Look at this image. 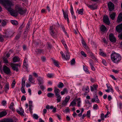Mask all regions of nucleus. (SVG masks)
<instances>
[{
  "mask_svg": "<svg viewBox=\"0 0 122 122\" xmlns=\"http://www.w3.org/2000/svg\"><path fill=\"white\" fill-rule=\"evenodd\" d=\"M0 3L5 6L8 11L10 12V13L11 15L13 16L17 15L16 13L12 12L13 9L11 8V7L14 5L12 2L7 0H0Z\"/></svg>",
  "mask_w": 122,
  "mask_h": 122,
  "instance_id": "nucleus-1",
  "label": "nucleus"
},
{
  "mask_svg": "<svg viewBox=\"0 0 122 122\" xmlns=\"http://www.w3.org/2000/svg\"><path fill=\"white\" fill-rule=\"evenodd\" d=\"M111 58L113 63H117L121 61L122 57L120 54L113 51H112L111 55Z\"/></svg>",
  "mask_w": 122,
  "mask_h": 122,
  "instance_id": "nucleus-2",
  "label": "nucleus"
},
{
  "mask_svg": "<svg viewBox=\"0 0 122 122\" xmlns=\"http://www.w3.org/2000/svg\"><path fill=\"white\" fill-rule=\"evenodd\" d=\"M15 11L21 15H23L25 14L26 11V9L23 10L22 7L19 5H17L15 7Z\"/></svg>",
  "mask_w": 122,
  "mask_h": 122,
  "instance_id": "nucleus-3",
  "label": "nucleus"
},
{
  "mask_svg": "<svg viewBox=\"0 0 122 122\" xmlns=\"http://www.w3.org/2000/svg\"><path fill=\"white\" fill-rule=\"evenodd\" d=\"M50 33L51 35L53 37H56V30L55 25H52L50 27Z\"/></svg>",
  "mask_w": 122,
  "mask_h": 122,
  "instance_id": "nucleus-4",
  "label": "nucleus"
},
{
  "mask_svg": "<svg viewBox=\"0 0 122 122\" xmlns=\"http://www.w3.org/2000/svg\"><path fill=\"white\" fill-rule=\"evenodd\" d=\"M10 65L14 71H15L16 72L18 71V69L17 66H20L19 64L11 63L10 64Z\"/></svg>",
  "mask_w": 122,
  "mask_h": 122,
  "instance_id": "nucleus-5",
  "label": "nucleus"
},
{
  "mask_svg": "<svg viewBox=\"0 0 122 122\" xmlns=\"http://www.w3.org/2000/svg\"><path fill=\"white\" fill-rule=\"evenodd\" d=\"M3 71L4 73L8 75L11 73L10 69L5 65H4L3 67Z\"/></svg>",
  "mask_w": 122,
  "mask_h": 122,
  "instance_id": "nucleus-6",
  "label": "nucleus"
},
{
  "mask_svg": "<svg viewBox=\"0 0 122 122\" xmlns=\"http://www.w3.org/2000/svg\"><path fill=\"white\" fill-rule=\"evenodd\" d=\"M103 22L107 25H109L110 23V22L109 20V19L108 16L106 15L104 16L103 18Z\"/></svg>",
  "mask_w": 122,
  "mask_h": 122,
  "instance_id": "nucleus-7",
  "label": "nucleus"
},
{
  "mask_svg": "<svg viewBox=\"0 0 122 122\" xmlns=\"http://www.w3.org/2000/svg\"><path fill=\"white\" fill-rule=\"evenodd\" d=\"M109 38L110 41L111 42L114 43L116 42V39L114 37L113 35L112 34H110L109 36Z\"/></svg>",
  "mask_w": 122,
  "mask_h": 122,
  "instance_id": "nucleus-8",
  "label": "nucleus"
},
{
  "mask_svg": "<svg viewBox=\"0 0 122 122\" xmlns=\"http://www.w3.org/2000/svg\"><path fill=\"white\" fill-rule=\"evenodd\" d=\"M108 6L109 10L112 11L114 9V5L111 2H110L108 4Z\"/></svg>",
  "mask_w": 122,
  "mask_h": 122,
  "instance_id": "nucleus-9",
  "label": "nucleus"
},
{
  "mask_svg": "<svg viewBox=\"0 0 122 122\" xmlns=\"http://www.w3.org/2000/svg\"><path fill=\"white\" fill-rule=\"evenodd\" d=\"M116 30L117 32H120L122 30V23L117 26L116 27Z\"/></svg>",
  "mask_w": 122,
  "mask_h": 122,
  "instance_id": "nucleus-10",
  "label": "nucleus"
},
{
  "mask_svg": "<svg viewBox=\"0 0 122 122\" xmlns=\"http://www.w3.org/2000/svg\"><path fill=\"white\" fill-rule=\"evenodd\" d=\"M14 33V32L11 30L7 31L6 33V35L4 36L5 37H10Z\"/></svg>",
  "mask_w": 122,
  "mask_h": 122,
  "instance_id": "nucleus-11",
  "label": "nucleus"
},
{
  "mask_svg": "<svg viewBox=\"0 0 122 122\" xmlns=\"http://www.w3.org/2000/svg\"><path fill=\"white\" fill-rule=\"evenodd\" d=\"M95 95V98L92 99L91 100V101L92 102H95L97 103H99V100L98 99V97L96 95Z\"/></svg>",
  "mask_w": 122,
  "mask_h": 122,
  "instance_id": "nucleus-12",
  "label": "nucleus"
},
{
  "mask_svg": "<svg viewBox=\"0 0 122 122\" xmlns=\"http://www.w3.org/2000/svg\"><path fill=\"white\" fill-rule=\"evenodd\" d=\"M54 92L55 93V96H57L58 95L60 94V90L57 89L56 87H54Z\"/></svg>",
  "mask_w": 122,
  "mask_h": 122,
  "instance_id": "nucleus-13",
  "label": "nucleus"
},
{
  "mask_svg": "<svg viewBox=\"0 0 122 122\" xmlns=\"http://www.w3.org/2000/svg\"><path fill=\"white\" fill-rule=\"evenodd\" d=\"M82 90L85 92V93H88L89 91V87L88 86H87L86 87H85V86H83L82 88Z\"/></svg>",
  "mask_w": 122,
  "mask_h": 122,
  "instance_id": "nucleus-14",
  "label": "nucleus"
},
{
  "mask_svg": "<svg viewBox=\"0 0 122 122\" xmlns=\"http://www.w3.org/2000/svg\"><path fill=\"white\" fill-rule=\"evenodd\" d=\"M39 84H42L43 83V80L42 78L40 76L38 77L37 79Z\"/></svg>",
  "mask_w": 122,
  "mask_h": 122,
  "instance_id": "nucleus-15",
  "label": "nucleus"
},
{
  "mask_svg": "<svg viewBox=\"0 0 122 122\" xmlns=\"http://www.w3.org/2000/svg\"><path fill=\"white\" fill-rule=\"evenodd\" d=\"M86 5L89 8L91 9L94 10L96 9L97 8V6H94V5H90L89 4H87Z\"/></svg>",
  "mask_w": 122,
  "mask_h": 122,
  "instance_id": "nucleus-16",
  "label": "nucleus"
},
{
  "mask_svg": "<svg viewBox=\"0 0 122 122\" xmlns=\"http://www.w3.org/2000/svg\"><path fill=\"white\" fill-rule=\"evenodd\" d=\"M122 21V13H121L119 15L117 19V22H119Z\"/></svg>",
  "mask_w": 122,
  "mask_h": 122,
  "instance_id": "nucleus-17",
  "label": "nucleus"
},
{
  "mask_svg": "<svg viewBox=\"0 0 122 122\" xmlns=\"http://www.w3.org/2000/svg\"><path fill=\"white\" fill-rule=\"evenodd\" d=\"M100 29L101 31L105 32L106 31L107 28L104 25H102L101 26Z\"/></svg>",
  "mask_w": 122,
  "mask_h": 122,
  "instance_id": "nucleus-18",
  "label": "nucleus"
},
{
  "mask_svg": "<svg viewBox=\"0 0 122 122\" xmlns=\"http://www.w3.org/2000/svg\"><path fill=\"white\" fill-rule=\"evenodd\" d=\"M66 54V57L65 58L66 60H69L70 58V56L69 55V53L68 52V50H67V51H65Z\"/></svg>",
  "mask_w": 122,
  "mask_h": 122,
  "instance_id": "nucleus-19",
  "label": "nucleus"
},
{
  "mask_svg": "<svg viewBox=\"0 0 122 122\" xmlns=\"http://www.w3.org/2000/svg\"><path fill=\"white\" fill-rule=\"evenodd\" d=\"M27 61V59L26 57H25L24 61L23 64L24 65V66L26 68H28V64L26 62Z\"/></svg>",
  "mask_w": 122,
  "mask_h": 122,
  "instance_id": "nucleus-20",
  "label": "nucleus"
},
{
  "mask_svg": "<svg viewBox=\"0 0 122 122\" xmlns=\"http://www.w3.org/2000/svg\"><path fill=\"white\" fill-rule=\"evenodd\" d=\"M76 100L74 99L71 102L69 105V106H72L73 107L75 106L76 104Z\"/></svg>",
  "mask_w": 122,
  "mask_h": 122,
  "instance_id": "nucleus-21",
  "label": "nucleus"
},
{
  "mask_svg": "<svg viewBox=\"0 0 122 122\" xmlns=\"http://www.w3.org/2000/svg\"><path fill=\"white\" fill-rule=\"evenodd\" d=\"M56 100L57 102H60L61 101V96L59 94L57 96H56Z\"/></svg>",
  "mask_w": 122,
  "mask_h": 122,
  "instance_id": "nucleus-22",
  "label": "nucleus"
},
{
  "mask_svg": "<svg viewBox=\"0 0 122 122\" xmlns=\"http://www.w3.org/2000/svg\"><path fill=\"white\" fill-rule=\"evenodd\" d=\"M17 112L18 113L21 115H23V113H24V111L22 108H20V110H17Z\"/></svg>",
  "mask_w": 122,
  "mask_h": 122,
  "instance_id": "nucleus-23",
  "label": "nucleus"
},
{
  "mask_svg": "<svg viewBox=\"0 0 122 122\" xmlns=\"http://www.w3.org/2000/svg\"><path fill=\"white\" fill-rule=\"evenodd\" d=\"M7 113L5 111H2L0 113V118L6 115Z\"/></svg>",
  "mask_w": 122,
  "mask_h": 122,
  "instance_id": "nucleus-24",
  "label": "nucleus"
},
{
  "mask_svg": "<svg viewBox=\"0 0 122 122\" xmlns=\"http://www.w3.org/2000/svg\"><path fill=\"white\" fill-rule=\"evenodd\" d=\"M20 60L19 58L18 57L15 56L13 58V61L14 62H16L19 61Z\"/></svg>",
  "mask_w": 122,
  "mask_h": 122,
  "instance_id": "nucleus-25",
  "label": "nucleus"
},
{
  "mask_svg": "<svg viewBox=\"0 0 122 122\" xmlns=\"http://www.w3.org/2000/svg\"><path fill=\"white\" fill-rule=\"evenodd\" d=\"M62 11L63 12V14L64 15V18L65 19H66V18L68 22H69V19L68 15L66 14L65 13V12L63 10H62Z\"/></svg>",
  "mask_w": 122,
  "mask_h": 122,
  "instance_id": "nucleus-26",
  "label": "nucleus"
},
{
  "mask_svg": "<svg viewBox=\"0 0 122 122\" xmlns=\"http://www.w3.org/2000/svg\"><path fill=\"white\" fill-rule=\"evenodd\" d=\"M14 103L13 102H12L10 104V107H9V108L12 111H14V110L15 109V108L13 107H14Z\"/></svg>",
  "mask_w": 122,
  "mask_h": 122,
  "instance_id": "nucleus-27",
  "label": "nucleus"
},
{
  "mask_svg": "<svg viewBox=\"0 0 122 122\" xmlns=\"http://www.w3.org/2000/svg\"><path fill=\"white\" fill-rule=\"evenodd\" d=\"M43 50L42 49H37L35 51V52H36L37 54H41L42 51Z\"/></svg>",
  "mask_w": 122,
  "mask_h": 122,
  "instance_id": "nucleus-28",
  "label": "nucleus"
},
{
  "mask_svg": "<svg viewBox=\"0 0 122 122\" xmlns=\"http://www.w3.org/2000/svg\"><path fill=\"white\" fill-rule=\"evenodd\" d=\"M22 87H25V81L24 77L22 78Z\"/></svg>",
  "mask_w": 122,
  "mask_h": 122,
  "instance_id": "nucleus-29",
  "label": "nucleus"
},
{
  "mask_svg": "<svg viewBox=\"0 0 122 122\" xmlns=\"http://www.w3.org/2000/svg\"><path fill=\"white\" fill-rule=\"evenodd\" d=\"M52 60L55 65L57 67H58L59 66V63L58 62L53 59H52Z\"/></svg>",
  "mask_w": 122,
  "mask_h": 122,
  "instance_id": "nucleus-30",
  "label": "nucleus"
},
{
  "mask_svg": "<svg viewBox=\"0 0 122 122\" xmlns=\"http://www.w3.org/2000/svg\"><path fill=\"white\" fill-rule=\"evenodd\" d=\"M9 84L8 83H6L5 87V92H6V91L9 90Z\"/></svg>",
  "mask_w": 122,
  "mask_h": 122,
  "instance_id": "nucleus-31",
  "label": "nucleus"
},
{
  "mask_svg": "<svg viewBox=\"0 0 122 122\" xmlns=\"http://www.w3.org/2000/svg\"><path fill=\"white\" fill-rule=\"evenodd\" d=\"M11 23L13 25H18V22L15 20H12L11 21Z\"/></svg>",
  "mask_w": 122,
  "mask_h": 122,
  "instance_id": "nucleus-32",
  "label": "nucleus"
},
{
  "mask_svg": "<svg viewBox=\"0 0 122 122\" xmlns=\"http://www.w3.org/2000/svg\"><path fill=\"white\" fill-rule=\"evenodd\" d=\"M116 16V13H113L110 15V16L111 19L113 20L115 17Z\"/></svg>",
  "mask_w": 122,
  "mask_h": 122,
  "instance_id": "nucleus-33",
  "label": "nucleus"
},
{
  "mask_svg": "<svg viewBox=\"0 0 122 122\" xmlns=\"http://www.w3.org/2000/svg\"><path fill=\"white\" fill-rule=\"evenodd\" d=\"M108 85V84H106V86H107V88L108 89H109L110 90H111V91H110L111 92H112V93H113V92L114 91H113V90L112 88V86H109Z\"/></svg>",
  "mask_w": 122,
  "mask_h": 122,
  "instance_id": "nucleus-34",
  "label": "nucleus"
},
{
  "mask_svg": "<svg viewBox=\"0 0 122 122\" xmlns=\"http://www.w3.org/2000/svg\"><path fill=\"white\" fill-rule=\"evenodd\" d=\"M67 103L64 100L63 101L61 106V107H65L67 105Z\"/></svg>",
  "mask_w": 122,
  "mask_h": 122,
  "instance_id": "nucleus-35",
  "label": "nucleus"
},
{
  "mask_svg": "<svg viewBox=\"0 0 122 122\" xmlns=\"http://www.w3.org/2000/svg\"><path fill=\"white\" fill-rule=\"evenodd\" d=\"M47 97H54V94L51 93H48L47 94Z\"/></svg>",
  "mask_w": 122,
  "mask_h": 122,
  "instance_id": "nucleus-36",
  "label": "nucleus"
},
{
  "mask_svg": "<svg viewBox=\"0 0 122 122\" xmlns=\"http://www.w3.org/2000/svg\"><path fill=\"white\" fill-rule=\"evenodd\" d=\"M54 75L52 73H48L47 74V77L49 78H53Z\"/></svg>",
  "mask_w": 122,
  "mask_h": 122,
  "instance_id": "nucleus-37",
  "label": "nucleus"
},
{
  "mask_svg": "<svg viewBox=\"0 0 122 122\" xmlns=\"http://www.w3.org/2000/svg\"><path fill=\"white\" fill-rule=\"evenodd\" d=\"M64 86L63 84L61 82H60L59 84H58L57 85V86L60 88H62Z\"/></svg>",
  "mask_w": 122,
  "mask_h": 122,
  "instance_id": "nucleus-38",
  "label": "nucleus"
},
{
  "mask_svg": "<svg viewBox=\"0 0 122 122\" xmlns=\"http://www.w3.org/2000/svg\"><path fill=\"white\" fill-rule=\"evenodd\" d=\"M90 65L91 66V68L92 70L94 71L95 70V68L94 67V64L90 62Z\"/></svg>",
  "mask_w": 122,
  "mask_h": 122,
  "instance_id": "nucleus-39",
  "label": "nucleus"
},
{
  "mask_svg": "<svg viewBox=\"0 0 122 122\" xmlns=\"http://www.w3.org/2000/svg\"><path fill=\"white\" fill-rule=\"evenodd\" d=\"M71 65H74L75 64V61L74 59L73 58L71 61Z\"/></svg>",
  "mask_w": 122,
  "mask_h": 122,
  "instance_id": "nucleus-40",
  "label": "nucleus"
},
{
  "mask_svg": "<svg viewBox=\"0 0 122 122\" xmlns=\"http://www.w3.org/2000/svg\"><path fill=\"white\" fill-rule=\"evenodd\" d=\"M2 122H13V121L11 119H8L5 120Z\"/></svg>",
  "mask_w": 122,
  "mask_h": 122,
  "instance_id": "nucleus-41",
  "label": "nucleus"
},
{
  "mask_svg": "<svg viewBox=\"0 0 122 122\" xmlns=\"http://www.w3.org/2000/svg\"><path fill=\"white\" fill-rule=\"evenodd\" d=\"M29 80L30 81L31 83H33L32 81H33V79L32 77V76L31 75H30L29 76Z\"/></svg>",
  "mask_w": 122,
  "mask_h": 122,
  "instance_id": "nucleus-42",
  "label": "nucleus"
},
{
  "mask_svg": "<svg viewBox=\"0 0 122 122\" xmlns=\"http://www.w3.org/2000/svg\"><path fill=\"white\" fill-rule=\"evenodd\" d=\"M83 9H79L78 10H77V11H78V13L79 14H81V15L83 14Z\"/></svg>",
  "mask_w": 122,
  "mask_h": 122,
  "instance_id": "nucleus-43",
  "label": "nucleus"
},
{
  "mask_svg": "<svg viewBox=\"0 0 122 122\" xmlns=\"http://www.w3.org/2000/svg\"><path fill=\"white\" fill-rule=\"evenodd\" d=\"M70 99V97L69 96H68L66 97L65 98V100H64L65 102H66L67 103H68Z\"/></svg>",
  "mask_w": 122,
  "mask_h": 122,
  "instance_id": "nucleus-44",
  "label": "nucleus"
},
{
  "mask_svg": "<svg viewBox=\"0 0 122 122\" xmlns=\"http://www.w3.org/2000/svg\"><path fill=\"white\" fill-rule=\"evenodd\" d=\"M24 26L23 25V24H22L20 26V27L18 29V31L20 32V33H21L22 32V31L21 30L24 27Z\"/></svg>",
  "mask_w": 122,
  "mask_h": 122,
  "instance_id": "nucleus-45",
  "label": "nucleus"
},
{
  "mask_svg": "<svg viewBox=\"0 0 122 122\" xmlns=\"http://www.w3.org/2000/svg\"><path fill=\"white\" fill-rule=\"evenodd\" d=\"M100 55L103 56H106V54L103 52L100 51L99 52Z\"/></svg>",
  "mask_w": 122,
  "mask_h": 122,
  "instance_id": "nucleus-46",
  "label": "nucleus"
},
{
  "mask_svg": "<svg viewBox=\"0 0 122 122\" xmlns=\"http://www.w3.org/2000/svg\"><path fill=\"white\" fill-rule=\"evenodd\" d=\"M71 12V14L73 15L74 14L72 4L71 5L70 8Z\"/></svg>",
  "mask_w": 122,
  "mask_h": 122,
  "instance_id": "nucleus-47",
  "label": "nucleus"
},
{
  "mask_svg": "<svg viewBox=\"0 0 122 122\" xmlns=\"http://www.w3.org/2000/svg\"><path fill=\"white\" fill-rule=\"evenodd\" d=\"M3 60L4 63H9L8 61L7 60V58L5 57H4L3 59Z\"/></svg>",
  "mask_w": 122,
  "mask_h": 122,
  "instance_id": "nucleus-48",
  "label": "nucleus"
},
{
  "mask_svg": "<svg viewBox=\"0 0 122 122\" xmlns=\"http://www.w3.org/2000/svg\"><path fill=\"white\" fill-rule=\"evenodd\" d=\"M81 43L83 46L86 44L85 41L83 37L82 38Z\"/></svg>",
  "mask_w": 122,
  "mask_h": 122,
  "instance_id": "nucleus-49",
  "label": "nucleus"
},
{
  "mask_svg": "<svg viewBox=\"0 0 122 122\" xmlns=\"http://www.w3.org/2000/svg\"><path fill=\"white\" fill-rule=\"evenodd\" d=\"M21 34L20 33L18 34L15 36V39L16 40H18L19 39L20 36Z\"/></svg>",
  "mask_w": 122,
  "mask_h": 122,
  "instance_id": "nucleus-50",
  "label": "nucleus"
},
{
  "mask_svg": "<svg viewBox=\"0 0 122 122\" xmlns=\"http://www.w3.org/2000/svg\"><path fill=\"white\" fill-rule=\"evenodd\" d=\"M80 98H78L77 99L78 101L77 103V106L78 107H80V103L81 102V101L80 100Z\"/></svg>",
  "mask_w": 122,
  "mask_h": 122,
  "instance_id": "nucleus-51",
  "label": "nucleus"
},
{
  "mask_svg": "<svg viewBox=\"0 0 122 122\" xmlns=\"http://www.w3.org/2000/svg\"><path fill=\"white\" fill-rule=\"evenodd\" d=\"M33 118L36 119H37L39 118V116L35 114L33 115Z\"/></svg>",
  "mask_w": 122,
  "mask_h": 122,
  "instance_id": "nucleus-52",
  "label": "nucleus"
},
{
  "mask_svg": "<svg viewBox=\"0 0 122 122\" xmlns=\"http://www.w3.org/2000/svg\"><path fill=\"white\" fill-rule=\"evenodd\" d=\"M41 84H39L41 89L43 91L45 88V87L44 86Z\"/></svg>",
  "mask_w": 122,
  "mask_h": 122,
  "instance_id": "nucleus-53",
  "label": "nucleus"
},
{
  "mask_svg": "<svg viewBox=\"0 0 122 122\" xmlns=\"http://www.w3.org/2000/svg\"><path fill=\"white\" fill-rule=\"evenodd\" d=\"M83 69L87 73H89V71L87 68L86 67H85L84 66H83Z\"/></svg>",
  "mask_w": 122,
  "mask_h": 122,
  "instance_id": "nucleus-54",
  "label": "nucleus"
},
{
  "mask_svg": "<svg viewBox=\"0 0 122 122\" xmlns=\"http://www.w3.org/2000/svg\"><path fill=\"white\" fill-rule=\"evenodd\" d=\"M98 106L97 104L94 105L93 107V109L94 110H97L98 108Z\"/></svg>",
  "mask_w": 122,
  "mask_h": 122,
  "instance_id": "nucleus-55",
  "label": "nucleus"
},
{
  "mask_svg": "<svg viewBox=\"0 0 122 122\" xmlns=\"http://www.w3.org/2000/svg\"><path fill=\"white\" fill-rule=\"evenodd\" d=\"M87 52L88 55L90 56L93 54L92 52L91 51H90L89 50H88L87 51Z\"/></svg>",
  "mask_w": 122,
  "mask_h": 122,
  "instance_id": "nucleus-56",
  "label": "nucleus"
},
{
  "mask_svg": "<svg viewBox=\"0 0 122 122\" xmlns=\"http://www.w3.org/2000/svg\"><path fill=\"white\" fill-rule=\"evenodd\" d=\"M90 110H89L87 111V113L86 115L88 117H90Z\"/></svg>",
  "mask_w": 122,
  "mask_h": 122,
  "instance_id": "nucleus-57",
  "label": "nucleus"
},
{
  "mask_svg": "<svg viewBox=\"0 0 122 122\" xmlns=\"http://www.w3.org/2000/svg\"><path fill=\"white\" fill-rule=\"evenodd\" d=\"M24 87H22L21 89L22 92L23 93H25V91Z\"/></svg>",
  "mask_w": 122,
  "mask_h": 122,
  "instance_id": "nucleus-58",
  "label": "nucleus"
},
{
  "mask_svg": "<svg viewBox=\"0 0 122 122\" xmlns=\"http://www.w3.org/2000/svg\"><path fill=\"white\" fill-rule=\"evenodd\" d=\"M81 54L85 57H86V54L83 51H81Z\"/></svg>",
  "mask_w": 122,
  "mask_h": 122,
  "instance_id": "nucleus-59",
  "label": "nucleus"
},
{
  "mask_svg": "<svg viewBox=\"0 0 122 122\" xmlns=\"http://www.w3.org/2000/svg\"><path fill=\"white\" fill-rule=\"evenodd\" d=\"M6 22L4 20H3L1 23V24L3 26H5L6 25Z\"/></svg>",
  "mask_w": 122,
  "mask_h": 122,
  "instance_id": "nucleus-60",
  "label": "nucleus"
},
{
  "mask_svg": "<svg viewBox=\"0 0 122 122\" xmlns=\"http://www.w3.org/2000/svg\"><path fill=\"white\" fill-rule=\"evenodd\" d=\"M15 81H14L11 85V86L12 88H13L14 87L15 85Z\"/></svg>",
  "mask_w": 122,
  "mask_h": 122,
  "instance_id": "nucleus-61",
  "label": "nucleus"
},
{
  "mask_svg": "<svg viewBox=\"0 0 122 122\" xmlns=\"http://www.w3.org/2000/svg\"><path fill=\"white\" fill-rule=\"evenodd\" d=\"M104 114L103 113H102L101 114V119L102 120H104Z\"/></svg>",
  "mask_w": 122,
  "mask_h": 122,
  "instance_id": "nucleus-62",
  "label": "nucleus"
},
{
  "mask_svg": "<svg viewBox=\"0 0 122 122\" xmlns=\"http://www.w3.org/2000/svg\"><path fill=\"white\" fill-rule=\"evenodd\" d=\"M102 62L103 64L105 66L107 65V63L105 60L103 59L102 61Z\"/></svg>",
  "mask_w": 122,
  "mask_h": 122,
  "instance_id": "nucleus-63",
  "label": "nucleus"
},
{
  "mask_svg": "<svg viewBox=\"0 0 122 122\" xmlns=\"http://www.w3.org/2000/svg\"><path fill=\"white\" fill-rule=\"evenodd\" d=\"M118 37L119 39L122 40V33L119 34Z\"/></svg>",
  "mask_w": 122,
  "mask_h": 122,
  "instance_id": "nucleus-64",
  "label": "nucleus"
}]
</instances>
